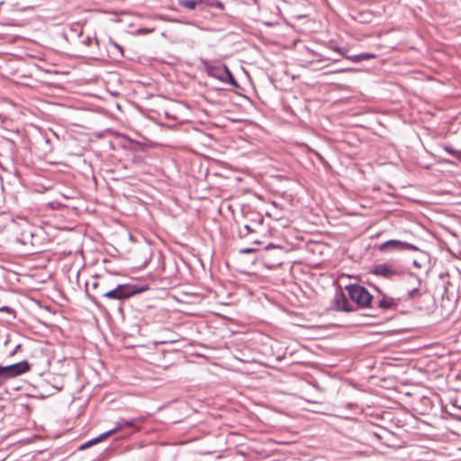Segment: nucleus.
I'll use <instances>...</instances> for the list:
<instances>
[{"instance_id": "1", "label": "nucleus", "mask_w": 461, "mask_h": 461, "mask_svg": "<svg viewBox=\"0 0 461 461\" xmlns=\"http://www.w3.org/2000/svg\"><path fill=\"white\" fill-rule=\"evenodd\" d=\"M147 289L148 288L146 286H140L138 285H119L113 282L111 285V288H109L108 291L104 294L103 299L106 301L122 302L131 296H134L135 294L146 291Z\"/></svg>"}, {"instance_id": "2", "label": "nucleus", "mask_w": 461, "mask_h": 461, "mask_svg": "<svg viewBox=\"0 0 461 461\" xmlns=\"http://www.w3.org/2000/svg\"><path fill=\"white\" fill-rule=\"evenodd\" d=\"M114 282L111 276H95L90 282L86 285V292L91 302L99 306L98 298L104 297V294L111 288V285Z\"/></svg>"}, {"instance_id": "3", "label": "nucleus", "mask_w": 461, "mask_h": 461, "mask_svg": "<svg viewBox=\"0 0 461 461\" xmlns=\"http://www.w3.org/2000/svg\"><path fill=\"white\" fill-rule=\"evenodd\" d=\"M349 298L356 303L359 308H367L371 306L373 296L364 286L353 284L345 286Z\"/></svg>"}, {"instance_id": "4", "label": "nucleus", "mask_w": 461, "mask_h": 461, "mask_svg": "<svg viewBox=\"0 0 461 461\" xmlns=\"http://www.w3.org/2000/svg\"><path fill=\"white\" fill-rule=\"evenodd\" d=\"M204 68L209 77L217 78L223 83H228L232 86L239 87V84L227 66L205 63Z\"/></svg>"}, {"instance_id": "5", "label": "nucleus", "mask_w": 461, "mask_h": 461, "mask_svg": "<svg viewBox=\"0 0 461 461\" xmlns=\"http://www.w3.org/2000/svg\"><path fill=\"white\" fill-rule=\"evenodd\" d=\"M138 419H131V420H124L121 419L119 421L116 422V426L113 429H109L108 431L102 433L98 437L88 440L85 444L81 445L78 449L83 450L86 449L95 444H97L104 439L114 435L118 431L123 430L126 428H134L137 425Z\"/></svg>"}, {"instance_id": "6", "label": "nucleus", "mask_w": 461, "mask_h": 461, "mask_svg": "<svg viewBox=\"0 0 461 461\" xmlns=\"http://www.w3.org/2000/svg\"><path fill=\"white\" fill-rule=\"evenodd\" d=\"M30 370V364L23 360L9 366H0V378L6 380L19 376Z\"/></svg>"}, {"instance_id": "7", "label": "nucleus", "mask_w": 461, "mask_h": 461, "mask_svg": "<svg viewBox=\"0 0 461 461\" xmlns=\"http://www.w3.org/2000/svg\"><path fill=\"white\" fill-rule=\"evenodd\" d=\"M370 273L386 279H393L394 276H400L402 271L388 264H378L373 267Z\"/></svg>"}, {"instance_id": "8", "label": "nucleus", "mask_w": 461, "mask_h": 461, "mask_svg": "<svg viewBox=\"0 0 461 461\" xmlns=\"http://www.w3.org/2000/svg\"><path fill=\"white\" fill-rule=\"evenodd\" d=\"M331 309L337 312H350L355 311V307L348 302L347 296L342 291H337L332 302Z\"/></svg>"}, {"instance_id": "9", "label": "nucleus", "mask_w": 461, "mask_h": 461, "mask_svg": "<svg viewBox=\"0 0 461 461\" xmlns=\"http://www.w3.org/2000/svg\"><path fill=\"white\" fill-rule=\"evenodd\" d=\"M453 310V301L448 297L445 298L442 296L439 303H437L434 309V313L436 312L438 321H441L447 319L451 315Z\"/></svg>"}, {"instance_id": "10", "label": "nucleus", "mask_w": 461, "mask_h": 461, "mask_svg": "<svg viewBox=\"0 0 461 461\" xmlns=\"http://www.w3.org/2000/svg\"><path fill=\"white\" fill-rule=\"evenodd\" d=\"M380 251H387V250H417V247L412 244L402 242L396 240H390L382 243L379 246Z\"/></svg>"}, {"instance_id": "11", "label": "nucleus", "mask_w": 461, "mask_h": 461, "mask_svg": "<svg viewBox=\"0 0 461 461\" xmlns=\"http://www.w3.org/2000/svg\"><path fill=\"white\" fill-rule=\"evenodd\" d=\"M374 289L381 295V299L378 302V308L381 309H393L397 306V303L394 301V299L387 297L381 289H379L377 286L374 285Z\"/></svg>"}, {"instance_id": "12", "label": "nucleus", "mask_w": 461, "mask_h": 461, "mask_svg": "<svg viewBox=\"0 0 461 461\" xmlns=\"http://www.w3.org/2000/svg\"><path fill=\"white\" fill-rule=\"evenodd\" d=\"M204 3V0H179V5L189 10H194L197 6H203Z\"/></svg>"}, {"instance_id": "13", "label": "nucleus", "mask_w": 461, "mask_h": 461, "mask_svg": "<svg viewBox=\"0 0 461 461\" xmlns=\"http://www.w3.org/2000/svg\"><path fill=\"white\" fill-rule=\"evenodd\" d=\"M34 233L31 230H25L23 231L19 241L23 245L31 244L34 245Z\"/></svg>"}, {"instance_id": "14", "label": "nucleus", "mask_w": 461, "mask_h": 461, "mask_svg": "<svg viewBox=\"0 0 461 461\" xmlns=\"http://www.w3.org/2000/svg\"><path fill=\"white\" fill-rule=\"evenodd\" d=\"M257 229L254 225L244 224L241 228L239 229V236L240 238H246L251 233L257 232Z\"/></svg>"}, {"instance_id": "15", "label": "nucleus", "mask_w": 461, "mask_h": 461, "mask_svg": "<svg viewBox=\"0 0 461 461\" xmlns=\"http://www.w3.org/2000/svg\"><path fill=\"white\" fill-rule=\"evenodd\" d=\"M434 396H437L438 398L439 403L441 404V408L443 411H446L449 413V411L447 410V403L445 402V401L449 400L452 403L453 407H456V403L451 401L450 398L447 397L446 393H444V397L441 394L436 393L434 392Z\"/></svg>"}, {"instance_id": "16", "label": "nucleus", "mask_w": 461, "mask_h": 461, "mask_svg": "<svg viewBox=\"0 0 461 461\" xmlns=\"http://www.w3.org/2000/svg\"><path fill=\"white\" fill-rule=\"evenodd\" d=\"M204 1H205L204 5H206V6H211V7L214 6L221 10H223V8H224L223 3L220 2V1H216V2H213L211 0H204Z\"/></svg>"}, {"instance_id": "17", "label": "nucleus", "mask_w": 461, "mask_h": 461, "mask_svg": "<svg viewBox=\"0 0 461 461\" xmlns=\"http://www.w3.org/2000/svg\"><path fill=\"white\" fill-rule=\"evenodd\" d=\"M359 56H360V62L363 60H367V59L375 58V55L372 54V53H361V54H359Z\"/></svg>"}, {"instance_id": "18", "label": "nucleus", "mask_w": 461, "mask_h": 461, "mask_svg": "<svg viewBox=\"0 0 461 461\" xmlns=\"http://www.w3.org/2000/svg\"><path fill=\"white\" fill-rule=\"evenodd\" d=\"M154 31V29L140 28L137 31L138 34H148Z\"/></svg>"}, {"instance_id": "19", "label": "nucleus", "mask_w": 461, "mask_h": 461, "mask_svg": "<svg viewBox=\"0 0 461 461\" xmlns=\"http://www.w3.org/2000/svg\"><path fill=\"white\" fill-rule=\"evenodd\" d=\"M111 44L120 52L121 56H123V49L115 41H111Z\"/></svg>"}, {"instance_id": "20", "label": "nucleus", "mask_w": 461, "mask_h": 461, "mask_svg": "<svg viewBox=\"0 0 461 461\" xmlns=\"http://www.w3.org/2000/svg\"><path fill=\"white\" fill-rule=\"evenodd\" d=\"M348 59L353 61V62H360V56L359 54L358 55H353V56H347L346 57Z\"/></svg>"}, {"instance_id": "21", "label": "nucleus", "mask_w": 461, "mask_h": 461, "mask_svg": "<svg viewBox=\"0 0 461 461\" xmlns=\"http://www.w3.org/2000/svg\"><path fill=\"white\" fill-rule=\"evenodd\" d=\"M258 249H254V248H248V249H243L240 250L241 253L243 254H249V253H254L256 252Z\"/></svg>"}, {"instance_id": "22", "label": "nucleus", "mask_w": 461, "mask_h": 461, "mask_svg": "<svg viewBox=\"0 0 461 461\" xmlns=\"http://www.w3.org/2000/svg\"><path fill=\"white\" fill-rule=\"evenodd\" d=\"M78 27H79V26H78L77 24H76V25H74V26H72V27H71V30H72L73 32H77V34L80 36V35L82 34V29H79V30H78Z\"/></svg>"}, {"instance_id": "23", "label": "nucleus", "mask_w": 461, "mask_h": 461, "mask_svg": "<svg viewBox=\"0 0 461 461\" xmlns=\"http://www.w3.org/2000/svg\"><path fill=\"white\" fill-rule=\"evenodd\" d=\"M83 43L86 46H89L91 45L92 43V38L91 37H86L84 41H83Z\"/></svg>"}, {"instance_id": "24", "label": "nucleus", "mask_w": 461, "mask_h": 461, "mask_svg": "<svg viewBox=\"0 0 461 461\" xmlns=\"http://www.w3.org/2000/svg\"><path fill=\"white\" fill-rule=\"evenodd\" d=\"M456 156L461 161V151L456 152Z\"/></svg>"}, {"instance_id": "25", "label": "nucleus", "mask_w": 461, "mask_h": 461, "mask_svg": "<svg viewBox=\"0 0 461 461\" xmlns=\"http://www.w3.org/2000/svg\"><path fill=\"white\" fill-rule=\"evenodd\" d=\"M272 248H275V246L273 244H268L267 247H266V249H272Z\"/></svg>"}, {"instance_id": "26", "label": "nucleus", "mask_w": 461, "mask_h": 461, "mask_svg": "<svg viewBox=\"0 0 461 461\" xmlns=\"http://www.w3.org/2000/svg\"><path fill=\"white\" fill-rule=\"evenodd\" d=\"M261 223H262V219H260V221H259L258 222H256V225H257L258 227H260Z\"/></svg>"}, {"instance_id": "27", "label": "nucleus", "mask_w": 461, "mask_h": 461, "mask_svg": "<svg viewBox=\"0 0 461 461\" xmlns=\"http://www.w3.org/2000/svg\"><path fill=\"white\" fill-rule=\"evenodd\" d=\"M7 309H8V306H5V307L2 308V311L7 310Z\"/></svg>"}, {"instance_id": "28", "label": "nucleus", "mask_w": 461, "mask_h": 461, "mask_svg": "<svg viewBox=\"0 0 461 461\" xmlns=\"http://www.w3.org/2000/svg\"><path fill=\"white\" fill-rule=\"evenodd\" d=\"M317 157H319L321 159H322L321 156L319 153H316Z\"/></svg>"}]
</instances>
